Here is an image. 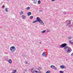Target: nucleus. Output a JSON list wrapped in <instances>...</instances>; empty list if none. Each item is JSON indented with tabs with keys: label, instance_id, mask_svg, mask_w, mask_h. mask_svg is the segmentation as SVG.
<instances>
[{
	"label": "nucleus",
	"instance_id": "f257e3e1",
	"mask_svg": "<svg viewBox=\"0 0 73 73\" xmlns=\"http://www.w3.org/2000/svg\"><path fill=\"white\" fill-rule=\"evenodd\" d=\"M66 43H63L60 45L59 46V48H64V50L66 52V53H69L70 52H71V48L70 47H68V46H66Z\"/></svg>",
	"mask_w": 73,
	"mask_h": 73
},
{
	"label": "nucleus",
	"instance_id": "f03ea898",
	"mask_svg": "<svg viewBox=\"0 0 73 73\" xmlns=\"http://www.w3.org/2000/svg\"><path fill=\"white\" fill-rule=\"evenodd\" d=\"M66 23L67 25V26L68 27H72V24H71V22L70 21L68 20L66 21Z\"/></svg>",
	"mask_w": 73,
	"mask_h": 73
},
{
	"label": "nucleus",
	"instance_id": "7ed1b4c3",
	"mask_svg": "<svg viewBox=\"0 0 73 73\" xmlns=\"http://www.w3.org/2000/svg\"><path fill=\"white\" fill-rule=\"evenodd\" d=\"M10 50L12 51V53H13L16 50V48L14 46H12L10 47Z\"/></svg>",
	"mask_w": 73,
	"mask_h": 73
},
{
	"label": "nucleus",
	"instance_id": "20e7f679",
	"mask_svg": "<svg viewBox=\"0 0 73 73\" xmlns=\"http://www.w3.org/2000/svg\"><path fill=\"white\" fill-rule=\"evenodd\" d=\"M31 71L33 73H37V72H38L34 68H32L31 69Z\"/></svg>",
	"mask_w": 73,
	"mask_h": 73
},
{
	"label": "nucleus",
	"instance_id": "39448f33",
	"mask_svg": "<svg viewBox=\"0 0 73 73\" xmlns=\"http://www.w3.org/2000/svg\"><path fill=\"white\" fill-rule=\"evenodd\" d=\"M36 20L37 22H38L39 23H41V19L38 17L36 18Z\"/></svg>",
	"mask_w": 73,
	"mask_h": 73
},
{
	"label": "nucleus",
	"instance_id": "423d86ee",
	"mask_svg": "<svg viewBox=\"0 0 73 73\" xmlns=\"http://www.w3.org/2000/svg\"><path fill=\"white\" fill-rule=\"evenodd\" d=\"M60 68L62 69H64V68H66V67L65 66H63V65H61L60 66Z\"/></svg>",
	"mask_w": 73,
	"mask_h": 73
},
{
	"label": "nucleus",
	"instance_id": "0eeeda50",
	"mask_svg": "<svg viewBox=\"0 0 73 73\" xmlns=\"http://www.w3.org/2000/svg\"><path fill=\"white\" fill-rule=\"evenodd\" d=\"M8 62L9 64H12V60L11 59H9L8 60Z\"/></svg>",
	"mask_w": 73,
	"mask_h": 73
},
{
	"label": "nucleus",
	"instance_id": "6e6552de",
	"mask_svg": "<svg viewBox=\"0 0 73 73\" xmlns=\"http://www.w3.org/2000/svg\"><path fill=\"white\" fill-rule=\"evenodd\" d=\"M37 70H39V72H41V71H40V70L41 69V67H40V66L38 68H37Z\"/></svg>",
	"mask_w": 73,
	"mask_h": 73
},
{
	"label": "nucleus",
	"instance_id": "1a4fd4ad",
	"mask_svg": "<svg viewBox=\"0 0 73 73\" xmlns=\"http://www.w3.org/2000/svg\"><path fill=\"white\" fill-rule=\"evenodd\" d=\"M21 17L23 19H26V17H25V15H22V16Z\"/></svg>",
	"mask_w": 73,
	"mask_h": 73
},
{
	"label": "nucleus",
	"instance_id": "9d476101",
	"mask_svg": "<svg viewBox=\"0 0 73 73\" xmlns=\"http://www.w3.org/2000/svg\"><path fill=\"white\" fill-rule=\"evenodd\" d=\"M31 14H32V13H31V12H29L27 13V15L29 16H30V15H31Z\"/></svg>",
	"mask_w": 73,
	"mask_h": 73
},
{
	"label": "nucleus",
	"instance_id": "9b49d317",
	"mask_svg": "<svg viewBox=\"0 0 73 73\" xmlns=\"http://www.w3.org/2000/svg\"><path fill=\"white\" fill-rule=\"evenodd\" d=\"M40 24H41L42 25H44V22L42 20H41V21H40Z\"/></svg>",
	"mask_w": 73,
	"mask_h": 73
},
{
	"label": "nucleus",
	"instance_id": "f8f14e48",
	"mask_svg": "<svg viewBox=\"0 0 73 73\" xmlns=\"http://www.w3.org/2000/svg\"><path fill=\"white\" fill-rule=\"evenodd\" d=\"M8 8H6L5 9V11H6L7 12H9V11H8Z\"/></svg>",
	"mask_w": 73,
	"mask_h": 73
},
{
	"label": "nucleus",
	"instance_id": "ddd939ff",
	"mask_svg": "<svg viewBox=\"0 0 73 73\" xmlns=\"http://www.w3.org/2000/svg\"><path fill=\"white\" fill-rule=\"evenodd\" d=\"M37 2V0H35L34 1L33 3H34V4H36Z\"/></svg>",
	"mask_w": 73,
	"mask_h": 73
},
{
	"label": "nucleus",
	"instance_id": "4468645a",
	"mask_svg": "<svg viewBox=\"0 0 73 73\" xmlns=\"http://www.w3.org/2000/svg\"><path fill=\"white\" fill-rule=\"evenodd\" d=\"M46 32V30H45L43 31H41V33H45Z\"/></svg>",
	"mask_w": 73,
	"mask_h": 73
},
{
	"label": "nucleus",
	"instance_id": "2eb2a0df",
	"mask_svg": "<svg viewBox=\"0 0 73 73\" xmlns=\"http://www.w3.org/2000/svg\"><path fill=\"white\" fill-rule=\"evenodd\" d=\"M69 42L70 44H72V45L73 44V42H72V40H69Z\"/></svg>",
	"mask_w": 73,
	"mask_h": 73
},
{
	"label": "nucleus",
	"instance_id": "dca6fc26",
	"mask_svg": "<svg viewBox=\"0 0 73 73\" xmlns=\"http://www.w3.org/2000/svg\"><path fill=\"white\" fill-rule=\"evenodd\" d=\"M68 38L69 40H70V39H72V37L71 36H70L68 37Z\"/></svg>",
	"mask_w": 73,
	"mask_h": 73
},
{
	"label": "nucleus",
	"instance_id": "f3484780",
	"mask_svg": "<svg viewBox=\"0 0 73 73\" xmlns=\"http://www.w3.org/2000/svg\"><path fill=\"white\" fill-rule=\"evenodd\" d=\"M38 4H41V1H40V0H38Z\"/></svg>",
	"mask_w": 73,
	"mask_h": 73
},
{
	"label": "nucleus",
	"instance_id": "a211bd4d",
	"mask_svg": "<svg viewBox=\"0 0 73 73\" xmlns=\"http://www.w3.org/2000/svg\"><path fill=\"white\" fill-rule=\"evenodd\" d=\"M26 9L27 10H29V9H30V7H28L27 8H26Z\"/></svg>",
	"mask_w": 73,
	"mask_h": 73
},
{
	"label": "nucleus",
	"instance_id": "6ab92c4d",
	"mask_svg": "<svg viewBox=\"0 0 73 73\" xmlns=\"http://www.w3.org/2000/svg\"><path fill=\"white\" fill-rule=\"evenodd\" d=\"M22 56L23 57H26V54H23L22 55Z\"/></svg>",
	"mask_w": 73,
	"mask_h": 73
},
{
	"label": "nucleus",
	"instance_id": "aec40b11",
	"mask_svg": "<svg viewBox=\"0 0 73 73\" xmlns=\"http://www.w3.org/2000/svg\"><path fill=\"white\" fill-rule=\"evenodd\" d=\"M45 52H44L42 54V56H44L45 54Z\"/></svg>",
	"mask_w": 73,
	"mask_h": 73
},
{
	"label": "nucleus",
	"instance_id": "412c9836",
	"mask_svg": "<svg viewBox=\"0 0 73 73\" xmlns=\"http://www.w3.org/2000/svg\"><path fill=\"white\" fill-rule=\"evenodd\" d=\"M23 14H24V13L23 12H21L20 13V15H23Z\"/></svg>",
	"mask_w": 73,
	"mask_h": 73
},
{
	"label": "nucleus",
	"instance_id": "4be33fe9",
	"mask_svg": "<svg viewBox=\"0 0 73 73\" xmlns=\"http://www.w3.org/2000/svg\"><path fill=\"white\" fill-rule=\"evenodd\" d=\"M54 65H51L50 66V67L51 68H52V69H53V68H54Z\"/></svg>",
	"mask_w": 73,
	"mask_h": 73
},
{
	"label": "nucleus",
	"instance_id": "5701e85b",
	"mask_svg": "<svg viewBox=\"0 0 73 73\" xmlns=\"http://www.w3.org/2000/svg\"><path fill=\"white\" fill-rule=\"evenodd\" d=\"M54 68H53V69H54V70H58V69H57V67H55V66H54Z\"/></svg>",
	"mask_w": 73,
	"mask_h": 73
},
{
	"label": "nucleus",
	"instance_id": "b1692460",
	"mask_svg": "<svg viewBox=\"0 0 73 73\" xmlns=\"http://www.w3.org/2000/svg\"><path fill=\"white\" fill-rule=\"evenodd\" d=\"M36 22H37V21L36 20L34 21L33 22V23H36Z\"/></svg>",
	"mask_w": 73,
	"mask_h": 73
},
{
	"label": "nucleus",
	"instance_id": "393cba45",
	"mask_svg": "<svg viewBox=\"0 0 73 73\" xmlns=\"http://www.w3.org/2000/svg\"><path fill=\"white\" fill-rule=\"evenodd\" d=\"M33 16H32L31 17H30V19H31V20H32V19H33Z\"/></svg>",
	"mask_w": 73,
	"mask_h": 73
},
{
	"label": "nucleus",
	"instance_id": "a878e982",
	"mask_svg": "<svg viewBox=\"0 0 73 73\" xmlns=\"http://www.w3.org/2000/svg\"><path fill=\"white\" fill-rule=\"evenodd\" d=\"M60 73H64V71H62L61 70L60 71Z\"/></svg>",
	"mask_w": 73,
	"mask_h": 73
},
{
	"label": "nucleus",
	"instance_id": "bb28decb",
	"mask_svg": "<svg viewBox=\"0 0 73 73\" xmlns=\"http://www.w3.org/2000/svg\"><path fill=\"white\" fill-rule=\"evenodd\" d=\"M47 32H50V30H47Z\"/></svg>",
	"mask_w": 73,
	"mask_h": 73
},
{
	"label": "nucleus",
	"instance_id": "cd10ccee",
	"mask_svg": "<svg viewBox=\"0 0 73 73\" xmlns=\"http://www.w3.org/2000/svg\"><path fill=\"white\" fill-rule=\"evenodd\" d=\"M25 64H28V62L25 61Z\"/></svg>",
	"mask_w": 73,
	"mask_h": 73
},
{
	"label": "nucleus",
	"instance_id": "c85d7f7f",
	"mask_svg": "<svg viewBox=\"0 0 73 73\" xmlns=\"http://www.w3.org/2000/svg\"><path fill=\"white\" fill-rule=\"evenodd\" d=\"M50 72V71L49 70H48V71H47L46 72V73H50V72Z\"/></svg>",
	"mask_w": 73,
	"mask_h": 73
},
{
	"label": "nucleus",
	"instance_id": "c756f323",
	"mask_svg": "<svg viewBox=\"0 0 73 73\" xmlns=\"http://www.w3.org/2000/svg\"><path fill=\"white\" fill-rule=\"evenodd\" d=\"M5 6H4V5H3L2 7V8H4L5 7Z\"/></svg>",
	"mask_w": 73,
	"mask_h": 73
},
{
	"label": "nucleus",
	"instance_id": "7c9ffc66",
	"mask_svg": "<svg viewBox=\"0 0 73 73\" xmlns=\"http://www.w3.org/2000/svg\"><path fill=\"white\" fill-rule=\"evenodd\" d=\"M39 12H43V11H42V10H39Z\"/></svg>",
	"mask_w": 73,
	"mask_h": 73
},
{
	"label": "nucleus",
	"instance_id": "2f4dec72",
	"mask_svg": "<svg viewBox=\"0 0 73 73\" xmlns=\"http://www.w3.org/2000/svg\"><path fill=\"white\" fill-rule=\"evenodd\" d=\"M44 57H46V54H44Z\"/></svg>",
	"mask_w": 73,
	"mask_h": 73
},
{
	"label": "nucleus",
	"instance_id": "473e14b6",
	"mask_svg": "<svg viewBox=\"0 0 73 73\" xmlns=\"http://www.w3.org/2000/svg\"><path fill=\"white\" fill-rule=\"evenodd\" d=\"M56 0H51V1H54Z\"/></svg>",
	"mask_w": 73,
	"mask_h": 73
},
{
	"label": "nucleus",
	"instance_id": "72a5a7b5",
	"mask_svg": "<svg viewBox=\"0 0 73 73\" xmlns=\"http://www.w3.org/2000/svg\"><path fill=\"white\" fill-rule=\"evenodd\" d=\"M64 14H66V12H64Z\"/></svg>",
	"mask_w": 73,
	"mask_h": 73
},
{
	"label": "nucleus",
	"instance_id": "f704fd0d",
	"mask_svg": "<svg viewBox=\"0 0 73 73\" xmlns=\"http://www.w3.org/2000/svg\"><path fill=\"white\" fill-rule=\"evenodd\" d=\"M71 56H73V53L71 54Z\"/></svg>",
	"mask_w": 73,
	"mask_h": 73
},
{
	"label": "nucleus",
	"instance_id": "c9c22d12",
	"mask_svg": "<svg viewBox=\"0 0 73 73\" xmlns=\"http://www.w3.org/2000/svg\"><path fill=\"white\" fill-rule=\"evenodd\" d=\"M11 38H13V36H11Z\"/></svg>",
	"mask_w": 73,
	"mask_h": 73
},
{
	"label": "nucleus",
	"instance_id": "e433bc0d",
	"mask_svg": "<svg viewBox=\"0 0 73 73\" xmlns=\"http://www.w3.org/2000/svg\"><path fill=\"white\" fill-rule=\"evenodd\" d=\"M39 44H41V42H39Z\"/></svg>",
	"mask_w": 73,
	"mask_h": 73
},
{
	"label": "nucleus",
	"instance_id": "4c0bfd02",
	"mask_svg": "<svg viewBox=\"0 0 73 73\" xmlns=\"http://www.w3.org/2000/svg\"><path fill=\"white\" fill-rule=\"evenodd\" d=\"M32 0V1H33L34 0Z\"/></svg>",
	"mask_w": 73,
	"mask_h": 73
}]
</instances>
